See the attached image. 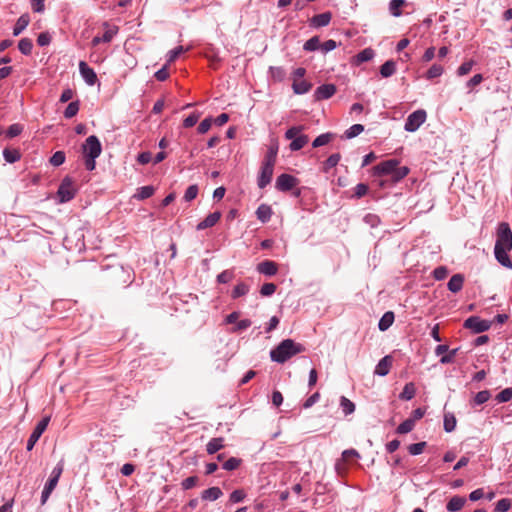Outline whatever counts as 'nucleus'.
<instances>
[{
    "label": "nucleus",
    "mask_w": 512,
    "mask_h": 512,
    "mask_svg": "<svg viewBox=\"0 0 512 512\" xmlns=\"http://www.w3.org/2000/svg\"><path fill=\"white\" fill-rule=\"evenodd\" d=\"M512 249V231L508 223L498 225L494 255L496 260L504 267L512 269V261L508 252Z\"/></svg>",
    "instance_id": "1"
},
{
    "label": "nucleus",
    "mask_w": 512,
    "mask_h": 512,
    "mask_svg": "<svg viewBox=\"0 0 512 512\" xmlns=\"http://www.w3.org/2000/svg\"><path fill=\"white\" fill-rule=\"evenodd\" d=\"M305 350L304 346L296 343L292 339L281 341L274 349L270 351L272 361L283 364L293 356Z\"/></svg>",
    "instance_id": "2"
},
{
    "label": "nucleus",
    "mask_w": 512,
    "mask_h": 512,
    "mask_svg": "<svg viewBox=\"0 0 512 512\" xmlns=\"http://www.w3.org/2000/svg\"><path fill=\"white\" fill-rule=\"evenodd\" d=\"M427 113L423 109L412 112L406 119L404 129L407 132H415L426 121Z\"/></svg>",
    "instance_id": "3"
},
{
    "label": "nucleus",
    "mask_w": 512,
    "mask_h": 512,
    "mask_svg": "<svg viewBox=\"0 0 512 512\" xmlns=\"http://www.w3.org/2000/svg\"><path fill=\"white\" fill-rule=\"evenodd\" d=\"M102 152V145L95 135L89 136L82 145L84 157H99Z\"/></svg>",
    "instance_id": "4"
},
{
    "label": "nucleus",
    "mask_w": 512,
    "mask_h": 512,
    "mask_svg": "<svg viewBox=\"0 0 512 512\" xmlns=\"http://www.w3.org/2000/svg\"><path fill=\"white\" fill-rule=\"evenodd\" d=\"M76 193V189L74 187L73 181L71 178L66 177L62 180L59 188H58V197L61 203H65L74 198Z\"/></svg>",
    "instance_id": "5"
},
{
    "label": "nucleus",
    "mask_w": 512,
    "mask_h": 512,
    "mask_svg": "<svg viewBox=\"0 0 512 512\" xmlns=\"http://www.w3.org/2000/svg\"><path fill=\"white\" fill-rule=\"evenodd\" d=\"M49 422H50V417L46 416V417L42 418L37 423L36 427L34 428L33 432L31 433V435L27 441L26 448L28 451H31L34 448L35 444L37 443V441L39 440V438L41 437L43 432L46 430Z\"/></svg>",
    "instance_id": "6"
},
{
    "label": "nucleus",
    "mask_w": 512,
    "mask_h": 512,
    "mask_svg": "<svg viewBox=\"0 0 512 512\" xmlns=\"http://www.w3.org/2000/svg\"><path fill=\"white\" fill-rule=\"evenodd\" d=\"M464 327L474 333H482L490 329L491 322L483 320L478 316H471L464 321Z\"/></svg>",
    "instance_id": "7"
},
{
    "label": "nucleus",
    "mask_w": 512,
    "mask_h": 512,
    "mask_svg": "<svg viewBox=\"0 0 512 512\" xmlns=\"http://www.w3.org/2000/svg\"><path fill=\"white\" fill-rule=\"evenodd\" d=\"M298 183L297 178L290 174H281L276 179L275 187L277 190L287 192L292 190Z\"/></svg>",
    "instance_id": "8"
},
{
    "label": "nucleus",
    "mask_w": 512,
    "mask_h": 512,
    "mask_svg": "<svg viewBox=\"0 0 512 512\" xmlns=\"http://www.w3.org/2000/svg\"><path fill=\"white\" fill-rule=\"evenodd\" d=\"M399 165V160L397 159H389L386 161H383L376 166L373 167V173L376 176H382V175H392L393 171L395 170L396 166Z\"/></svg>",
    "instance_id": "9"
},
{
    "label": "nucleus",
    "mask_w": 512,
    "mask_h": 512,
    "mask_svg": "<svg viewBox=\"0 0 512 512\" xmlns=\"http://www.w3.org/2000/svg\"><path fill=\"white\" fill-rule=\"evenodd\" d=\"M79 72L87 85L94 86L97 83V74L85 61L79 62Z\"/></svg>",
    "instance_id": "10"
},
{
    "label": "nucleus",
    "mask_w": 512,
    "mask_h": 512,
    "mask_svg": "<svg viewBox=\"0 0 512 512\" xmlns=\"http://www.w3.org/2000/svg\"><path fill=\"white\" fill-rule=\"evenodd\" d=\"M274 167L262 164L258 176L257 184L260 189L265 188L270 184L273 176Z\"/></svg>",
    "instance_id": "11"
},
{
    "label": "nucleus",
    "mask_w": 512,
    "mask_h": 512,
    "mask_svg": "<svg viewBox=\"0 0 512 512\" xmlns=\"http://www.w3.org/2000/svg\"><path fill=\"white\" fill-rule=\"evenodd\" d=\"M336 90L334 84H323L315 90L314 96L316 100H326L331 98L336 93Z\"/></svg>",
    "instance_id": "12"
},
{
    "label": "nucleus",
    "mask_w": 512,
    "mask_h": 512,
    "mask_svg": "<svg viewBox=\"0 0 512 512\" xmlns=\"http://www.w3.org/2000/svg\"><path fill=\"white\" fill-rule=\"evenodd\" d=\"M257 271L265 276H273L278 271V266L274 261L265 260L257 265Z\"/></svg>",
    "instance_id": "13"
},
{
    "label": "nucleus",
    "mask_w": 512,
    "mask_h": 512,
    "mask_svg": "<svg viewBox=\"0 0 512 512\" xmlns=\"http://www.w3.org/2000/svg\"><path fill=\"white\" fill-rule=\"evenodd\" d=\"M221 218V213L216 211L213 213H210L208 216L205 217L204 220L199 222L197 224L196 229L197 230H204L210 227H213Z\"/></svg>",
    "instance_id": "14"
},
{
    "label": "nucleus",
    "mask_w": 512,
    "mask_h": 512,
    "mask_svg": "<svg viewBox=\"0 0 512 512\" xmlns=\"http://www.w3.org/2000/svg\"><path fill=\"white\" fill-rule=\"evenodd\" d=\"M392 365V357L387 355L384 356L376 365L374 373L379 376H386Z\"/></svg>",
    "instance_id": "15"
},
{
    "label": "nucleus",
    "mask_w": 512,
    "mask_h": 512,
    "mask_svg": "<svg viewBox=\"0 0 512 512\" xmlns=\"http://www.w3.org/2000/svg\"><path fill=\"white\" fill-rule=\"evenodd\" d=\"M355 457L359 458L360 455L357 450L355 449H347L342 452V460H339L335 464V469L338 473H340L342 470H344V461H348L350 458Z\"/></svg>",
    "instance_id": "16"
},
{
    "label": "nucleus",
    "mask_w": 512,
    "mask_h": 512,
    "mask_svg": "<svg viewBox=\"0 0 512 512\" xmlns=\"http://www.w3.org/2000/svg\"><path fill=\"white\" fill-rule=\"evenodd\" d=\"M463 283H464L463 275L455 274L448 281L447 287H448L449 291H451L453 293H457L462 289Z\"/></svg>",
    "instance_id": "17"
},
{
    "label": "nucleus",
    "mask_w": 512,
    "mask_h": 512,
    "mask_svg": "<svg viewBox=\"0 0 512 512\" xmlns=\"http://www.w3.org/2000/svg\"><path fill=\"white\" fill-rule=\"evenodd\" d=\"M466 503V499L461 496H453L447 503L446 509L449 512L460 511Z\"/></svg>",
    "instance_id": "18"
},
{
    "label": "nucleus",
    "mask_w": 512,
    "mask_h": 512,
    "mask_svg": "<svg viewBox=\"0 0 512 512\" xmlns=\"http://www.w3.org/2000/svg\"><path fill=\"white\" fill-rule=\"evenodd\" d=\"M331 18H332V15L330 12H324L321 14H317V15L313 16V18L311 19V24L314 27H318V28L324 27L330 23Z\"/></svg>",
    "instance_id": "19"
},
{
    "label": "nucleus",
    "mask_w": 512,
    "mask_h": 512,
    "mask_svg": "<svg viewBox=\"0 0 512 512\" xmlns=\"http://www.w3.org/2000/svg\"><path fill=\"white\" fill-rule=\"evenodd\" d=\"M118 29L116 27L107 29L104 34L100 36H95L92 40V45L97 46L101 42L108 43L110 42L113 37L116 35Z\"/></svg>",
    "instance_id": "20"
},
{
    "label": "nucleus",
    "mask_w": 512,
    "mask_h": 512,
    "mask_svg": "<svg viewBox=\"0 0 512 512\" xmlns=\"http://www.w3.org/2000/svg\"><path fill=\"white\" fill-rule=\"evenodd\" d=\"M256 216L262 223L268 222L272 216L271 207L266 204H261L256 210Z\"/></svg>",
    "instance_id": "21"
},
{
    "label": "nucleus",
    "mask_w": 512,
    "mask_h": 512,
    "mask_svg": "<svg viewBox=\"0 0 512 512\" xmlns=\"http://www.w3.org/2000/svg\"><path fill=\"white\" fill-rule=\"evenodd\" d=\"M30 22V16L26 13L21 15L18 20L16 21V24L13 28V35L18 36L22 33L23 30L26 29V27L29 25Z\"/></svg>",
    "instance_id": "22"
},
{
    "label": "nucleus",
    "mask_w": 512,
    "mask_h": 512,
    "mask_svg": "<svg viewBox=\"0 0 512 512\" xmlns=\"http://www.w3.org/2000/svg\"><path fill=\"white\" fill-rule=\"evenodd\" d=\"M223 495L219 487H211L201 493V498L207 501H215Z\"/></svg>",
    "instance_id": "23"
},
{
    "label": "nucleus",
    "mask_w": 512,
    "mask_h": 512,
    "mask_svg": "<svg viewBox=\"0 0 512 512\" xmlns=\"http://www.w3.org/2000/svg\"><path fill=\"white\" fill-rule=\"evenodd\" d=\"M394 318H395L394 313L392 311H388V312L384 313L378 323L379 330L380 331L388 330L390 328V326L393 324Z\"/></svg>",
    "instance_id": "24"
},
{
    "label": "nucleus",
    "mask_w": 512,
    "mask_h": 512,
    "mask_svg": "<svg viewBox=\"0 0 512 512\" xmlns=\"http://www.w3.org/2000/svg\"><path fill=\"white\" fill-rule=\"evenodd\" d=\"M311 84L305 80L294 79L292 88L295 94L302 95L307 93L311 89Z\"/></svg>",
    "instance_id": "25"
},
{
    "label": "nucleus",
    "mask_w": 512,
    "mask_h": 512,
    "mask_svg": "<svg viewBox=\"0 0 512 512\" xmlns=\"http://www.w3.org/2000/svg\"><path fill=\"white\" fill-rule=\"evenodd\" d=\"M396 72V63L393 60L386 61L380 67V74L384 78L391 77Z\"/></svg>",
    "instance_id": "26"
},
{
    "label": "nucleus",
    "mask_w": 512,
    "mask_h": 512,
    "mask_svg": "<svg viewBox=\"0 0 512 512\" xmlns=\"http://www.w3.org/2000/svg\"><path fill=\"white\" fill-rule=\"evenodd\" d=\"M223 438H212L206 445V451L208 454H215L221 448H223Z\"/></svg>",
    "instance_id": "27"
},
{
    "label": "nucleus",
    "mask_w": 512,
    "mask_h": 512,
    "mask_svg": "<svg viewBox=\"0 0 512 512\" xmlns=\"http://www.w3.org/2000/svg\"><path fill=\"white\" fill-rule=\"evenodd\" d=\"M309 142V137L307 135H299L295 139L292 140L290 143V150L291 151H298L302 149L307 143Z\"/></svg>",
    "instance_id": "28"
},
{
    "label": "nucleus",
    "mask_w": 512,
    "mask_h": 512,
    "mask_svg": "<svg viewBox=\"0 0 512 512\" xmlns=\"http://www.w3.org/2000/svg\"><path fill=\"white\" fill-rule=\"evenodd\" d=\"M415 393H416L415 385L412 382H410L404 386L402 392L399 394V398L401 400L408 401V400H411L415 396Z\"/></svg>",
    "instance_id": "29"
},
{
    "label": "nucleus",
    "mask_w": 512,
    "mask_h": 512,
    "mask_svg": "<svg viewBox=\"0 0 512 512\" xmlns=\"http://www.w3.org/2000/svg\"><path fill=\"white\" fill-rule=\"evenodd\" d=\"M3 157L8 163H15L20 160L21 153L17 149L6 148L3 150Z\"/></svg>",
    "instance_id": "30"
},
{
    "label": "nucleus",
    "mask_w": 512,
    "mask_h": 512,
    "mask_svg": "<svg viewBox=\"0 0 512 512\" xmlns=\"http://www.w3.org/2000/svg\"><path fill=\"white\" fill-rule=\"evenodd\" d=\"M333 137H334L333 133L328 132V133L321 134L314 139L312 146L314 148L324 146V145L328 144L333 139Z\"/></svg>",
    "instance_id": "31"
},
{
    "label": "nucleus",
    "mask_w": 512,
    "mask_h": 512,
    "mask_svg": "<svg viewBox=\"0 0 512 512\" xmlns=\"http://www.w3.org/2000/svg\"><path fill=\"white\" fill-rule=\"evenodd\" d=\"M456 418L454 416V414L452 413H445L444 415V424H443V427H444V430L448 433L452 432L455 430V427H456Z\"/></svg>",
    "instance_id": "32"
},
{
    "label": "nucleus",
    "mask_w": 512,
    "mask_h": 512,
    "mask_svg": "<svg viewBox=\"0 0 512 512\" xmlns=\"http://www.w3.org/2000/svg\"><path fill=\"white\" fill-rule=\"evenodd\" d=\"M56 485H57V482H55L54 480L49 479L47 481V483L45 484L44 489L42 491V494H41V503L42 504L46 503L50 494L55 489Z\"/></svg>",
    "instance_id": "33"
},
{
    "label": "nucleus",
    "mask_w": 512,
    "mask_h": 512,
    "mask_svg": "<svg viewBox=\"0 0 512 512\" xmlns=\"http://www.w3.org/2000/svg\"><path fill=\"white\" fill-rule=\"evenodd\" d=\"M340 159L341 155L339 153L331 154L323 164V171L328 172L339 163Z\"/></svg>",
    "instance_id": "34"
},
{
    "label": "nucleus",
    "mask_w": 512,
    "mask_h": 512,
    "mask_svg": "<svg viewBox=\"0 0 512 512\" xmlns=\"http://www.w3.org/2000/svg\"><path fill=\"white\" fill-rule=\"evenodd\" d=\"M415 427V423L413 422V419H406L403 421L397 428L396 433L397 434H407L411 432Z\"/></svg>",
    "instance_id": "35"
},
{
    "label": "nucleus",
    "mask_w": 512,
    "mask_h": 512,
    "mask_svg": "<svg viewBox=\"0 0 512 512\" xmlns=\"http://www.w3.org/2000/svg\"><path fill=\"white\" fill-rule=\"evenodd\" d=\"M340 407L345 415L352 414L355 411V404L345 396L340 398Z\"/></svg>",
    "instance_id": "36"
},
{
    "label": "nucleus",
    "mask_w": 512,
    "mask_h": 512,
    "mask_svg": "<svg viewBox=\"0 0 512 512\" xmlns=\"http://www.w3.org/2000/svg\"><path fill=\"white\" fill-rule=\"evenodd\" d=\"M20 52L24 55H30L33 48L32 40L29 38H22L18 43Z\"/></svg>",
    "instance_id": "37"
},
{
    "label": "nucleus",
    "mask_w": 512,
    "mask_h": 512,
    "mask_svg": "<svg viewBox=\"0 0 512 512\" xmlns=\"http://www.w3.org/2000/svg\"><path fill=\"white\" fill-rule=\"evenodd\" d=\"M321 49V44L318 36H313L308 39L303 46L305 51H316L317 49Z\"/></svg>",
    "instance_id": "38"
},
{
    "label": "nucleus",
    "mask_w": 512,
    "mask_h": 512,
    "mask_svg": "<svg viewBox=\"0 0 512 512\" xmlns=\"http://www.w3.org/2000/svg\"><path fill=\"white\" fill-rule=\"evenodd\" d=\"M249 292V286L243 282L237 284L232 291V298L236 299L246 295Z\"/></svg>",
    "instance_id": "39"
},
{
    "label": "nucleus",
    "mask_w": 512,
    "mask_h": 512,
    "mask_svg": "<svg viewBox=\"0 0 512 512\" xmlns=\"http://www.w3.org/2000/svg\"><path fill=\"white\" fill-rule=\"evenodd\" d=\"M443 67L440 64H433L426 73L427 79H434L443 74Z\"/></svg>",
    "instance_id": "40"
},
{
    "label": "nucleus",
    "mask_w": 512,
    "mask_h": 512,
    "mask_svg": "<svg viewBox=\"0 0 512 512\" xmlns=\"http://www.w3.org/2000/svg\"><path fill=\"white\" fill-rule=\"evenodd\" d=\"M364 131V126L361 124H354L345 131V137L347 139L354 138Z\"/></svg>",
    "instance_id": "41"
},
{
    "label": "nucleus",
    "mask_w": 512,
    "mask_h": 512,
    "mask_svg": "<svg viewBox=\"0 0 512 512\" xmlns=\"http://www.w3.org/2000/svg\"><path fill=\"white\" fill-rule=\"evenodd\" d=\"M409 173V168L406 167V166H396L395 170L393 171L392 173V179L397 182V181H400L401 179H403L404 177L407 176V174Z\"/></svg>",
    "instance_id": "42"
},
{
    "label": "nucleus",
    "mask_w": 512,
    "mask_h": 512,
    "mask_svg": "<svg viewBox=\"0 0 512 512\" xmlns=\"http://www.w3.org/2000/svg\"><path fill=\"white\" fill-rule=\"evenodd\" d=\"M405 4V0H392L389 3V11L395 16L399 17L401 15L400 8Z\"/></svg>",
    "instance_id": "43"
},
{
    "label": "nucleus",
    "mask_w": 512,
    "mask_h": 512,
    "mask_svg": "<svg viewBox=\"0 0 512 512\" xmlns=\"http://www.w3.org/2000/svg\"><path fill=\"white\" fill-rule=\"evenodd\" d=\"M79 111V102L73 101L68 104L64 111V117L70 119L74 117Z\"/></svg>",
    "instance_id": "44"
},
{
    "label": "nucleus",
    "mask_w": 512,
    "mask_h": 512,
    "mask_svg": "<svg viewBox=\"0 0 512 512\" xmlns=\"http://www.w3.org/2000/svg\"><path fill=\"white\" fill-rule=\"evenodd\" d=\"M490 397H491V394L488 390L480 391L475 395V397L473 399V404L474 405L484 404L490 399Z\"/></svg>",
    "instance_id": "45"
},
{
    "label": "nucleus",
    "mask_w": 512,
    "mask_h": 512,
    "mask_svg": "<svg viewBox=\"0 0 512 512\" xmlns=\"http://www.w3.org/2000/svg\"><path fill=\"white\" fill-rule=\"evenodd\" d=\"M153 193L154 188L152 186H143L138 189L137 194L135 196L140 200H144L151 197Z\"/></svg>",
    "instance_id": "46"
},
{
    "label": "nucleus",
    "mask_w": 512,
    "mask_h": 512,
    "mask_svg": "<svg viewBox=\"0 0 512 512\" xmlns=\"http://www.w3.org/2000/svg\"><path fill=\"white\" fill-rule=\"evenodd\" d=\"M65 162V153L63 151L55 152L50 158V164L58 167Z\"/></svg>",
    "instance_id": "47"
},
{
    "label": "nucleus",
    "mask_w": 512,
    "mask_h": 512,
    "mask_svg": "<svg viewBox=\"0 0 512 512\" xmlns=\"http://www.w3.org/2000/svg\"><path fill=\"white\" fill-rule=\"evenodd\" d=\"M426 447V442H418V443H414V444H410L408 446V452L413 455V456H416V455H419L423 452L424 448Z\"/></svg>",
    "instance_id": "48"
},
{
    "label": "nucleus",
    "mask_w": 512,
    "mask_h": 512,
    "mask_svg": "<svg viewBox=\"0 0 512 512\" xmlns=\"http://www.w3.org/2000/svg\"><path fill=\"white\" fill-rule=\"evenodd\" d=\"M276 156H277V149L275 148H270L265 156V159L263 161L262 164L264 165H270L272 167H274L275 165V162H276Z\"/></svg>",
    "instance_id": "49"
},
{
    "label": "nucleus",
    "mask_w": 512,
    "mask_h": 512,
    "mask_svg": "<svg viewBox=\"0 0 512 512\" xmlns=\"http://www.w3.org/2000/svg\"><path fill=\"white\" fill-rule=\"evenodd\" d=\"M241 464V460L235 457H231L223 463V469L227 471L235 470Z\"/></svg>",
    "instance_id": "50"
},
{
    "label": "nucleus",
    "mask_w": 512,
    "mask_h": 512,
    "mask_svg": "<svg viewBox=\"0 0 512 512\" xmlns=\"http://www.w3.org/2000/svg\"><path fill=\"white\" fill-rule=\"evenodd\" d=\"M512 399V388H505L500 393L497 394L496 400L499 403L508 402Z\"/></svg>",
    "instance_id": "51"
},
{
    "label": "nucleus",
    "mask_w": 512,
    "mask_h": 512,
    "mask_svg": "<svg viewBox=\"0 0 512 512\" xmlns=\"http://www.w3.org/2000/svg\"><path fill=\"white\" fill-rule=\"evenodd\" d=\"M23 131V126L21 124L15 123L8 127L6 135L9 138H13L21 134Z\"/></svg>",
    "instance_id": "52"
},
{
    "label": "nucleus",
    "mask_w": 512,
    "mask_h": 512,
    "mask_svg": "<svg viewBox=\"0 0 512 512\" xmlns=\"http://www.w3.org/2000/svg\"><path fill=\"white\" fill-rule=\"evenodd\" d=\"M511 507V501L508 498H503L496 503V512H507Z\"/></svg>",
    "instance_id": "53"
},
{
    "label": "nucleus",
    "mask_w": 512,
    "mask_h": 512,
    "mask_svg": "<svg viewBox=\"0 0 512 512\" xmlns=\"http://www.w3.org/2000/svg\"><path fill=\"white\" fill-rule=\"evenodd\" d=\"M373 57H374V51L371 48H366V49L362 50L360 53H358L357 60L359 62H367V61L371 60Z\"/></svg>",
    "instance_id": "54"
},
{
    "label": "nucleus",
    "mask_w": 512,
    "mask_h": 512,
    "mask_svg": "<svg viewBox=\"0 0 512 512\" xmlns=\"http://www.w3.org/2000/svg\"><path fill=\"white\" fill-rule=\"evenodd\" d=\"M276 288L274 283H265L260 289V294L264 297H269L275 293Z\"/></svg>",
    "instance_id": "55"
},
{
    "label": "nucleus",
    "mask_w": 512,
    "mask_h": 512,
    "mask_svg": "<svg viewBox=\"0 0 512 512\" xmlns=\"http://www.w3.org/2000/svg\"><path fill=\"white\" fill-rule=\"evenodd\" d=\"M197 194H198V186L190 185L185 191L184 199L187 202L192 201L197 197Z\"/></svg>",
    "instance_id": "56"
},
{
    "label": "nucleus",
    "mask_w": 512,
    "mask_h": 512,
    "mask_svg": "<svg viewBox=\"0 0 512 512\" xmlns=\"http://www.w3.org/2000/svg\"><path fill=\"white\" fill-rule=\"evenodd\" d=\"M234 277V274L230 270H224L217 276V281L222 284L230 282Z\"/></svg>",
    "instance_id": "57"
},
{
    "label": "nucleus",
    "mask_w": 512,
    "mask_h": 512,
    "mask_svg": "<svg viewBox=\"0 0 512 512\" xmlns=\"http://www.w3.org/2000/svg\"><path fill=\"white\" fill-rule=\"evenodd\" d=\"M473 65H474V62L472 60L462 63L457 70V74L459 76H464V75L468 74L471 71Z\"/></svg>",
    "instance_id": "58"
},
{
    "label": "nucleus",
    "mask_w": 512,
    "mask_h": 512,
    "mask_svg": "<svg viewBox=\"0 0 512 512\" xmlns=\"http://www.w3.org/2000/svg\"><path fill=\"white\" fill-rule=\"evenodd\" d=\"M198 483V477L197 476H190L184 479L181 483V486L184 490H189L193 487H195Z\"/></svg>",
    "instance_id": "59"
},
{
    "label": "nucleus",
    "mask_w": 512,
    "mask_h": 512,
    "mask_svg": "<svg viewBox=\"0 0 512 512\" xmlns=\"http://www.w3.org/2000/svg\"><path fill=\"white\" fill-rule=\"evenodd\" d=\"M199 117H200V113H192L191 115H189L188 117H186L184 119L183 126L185 128L193 127L197 123Z\"/></svg>",
    "instance_id": "60"
},
{
    "label": "nucleus",
    "mask_w": 512,
    "mask_h": 512,
    "mask_svg": "<svg viewBox=\"0 0 512 512\" xmlns=\"http://www.w3.org/2000/svg\"><path fill=\"white\" fill-rule=\"evenodd\" d=\"M245 497H246L245 492L243 490L237 489V490H234L230 494V501L232 503H239V502H242Z\"/></svg>",
    "instance_id": "61"
},
{
    "label": "nucleus",
    "mask_w": 512,
    "mask_h": 512,
    "mask_svg": "<svg viewBox=\"0 0 512 512\" xmlns=\"http://www.w3.org/2000/svg\"><path fill=\"white\" fill-rule=\"evenodd\" d=\"M270 73L278 81H282L285 77V70L282 67H270Z\"/></svg>",
    "instance_id": "62"
},
{
    "label": "nucleus",
    "mask_w": 512,
    "mask_h": 512,
    "mask_svg": "<svg viewBox=\"0 0 512 512\" xmlns=\"http://www.w3.org/2000/svg\"><path fill=\"white\" fill-rule=\"evenodd\" d=\"M303 130L302 126H293L285 132V137L289 140H293L299 136V133Z\"/></svg>",
    "instance_id": "63"
},
{
    "label": "nucleus",
    "mask_w": 512,
    "mask_h": 512,
    "mask_svg": "<svg viewBox=\"0 0 512 512\" xmlns=\"http://www.w3.org/2000/svg\"><path fill=\"white\" fill-rule=\"evenodd\" d=\"M212 122H213V119L210 117L205 118L203 121H201V123L199 124V126L197 128L198 133L205 134L206 132H208L209 129L211 128Z\"/></svg>",
    "instance_id": "64"
}]
</instances>
